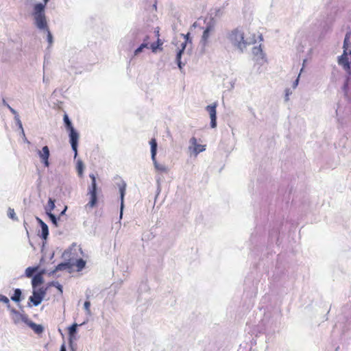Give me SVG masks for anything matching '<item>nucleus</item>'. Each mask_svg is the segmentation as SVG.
Segmentation results:
<instances>
[{
    "label": "nucleus",
    "instance_id": "f257e3e1",
    "mask_svg": "<svg viewBox=\"0 0 351 351\" xmlns=\"http://www.w3.org/2000/svg\"><path fill=\"white\" fill-rule=\"evenodd\" d=\"M32 16L36 27L40 30L47 32V42L49 45H51L53 42V37L47 25V18L45 13V5H43V3H37L34 5Z\"/></svg>",
    "mask_w": 351,
    "mask_h": 351
},
{
    "label": "nucleus",
    "instance_id": "f03ea898",
    "mask_svg": "<svg viewBox=\"0 0 351 351\" xmlns=\"http://www.w3.org/2000/svg\"><path fill=\"white\" fill-rule=\"evenodd\" d=\"M230 40L232 44L243 51L247 45H251L255 42V40H248L244 38V34L239 29L233 30L230 35Z\"/></svg>",
    "mask_w": 351,
    "mask_h": 351
},
{
    "label": "nucleus",
    "instance_id": "7ed1b4c3",
    "mask_svg": "<svg viewBox=\"0 0 351 351\" xmlns=\"http://www.w3.org/2000/svg\"><path fill=\"white\" fill-rule=\"evenodd\" d=\"M47 293V289L43 287L38 289H33L32 295L29 298L27 306L31 307L32 305L37 306L41 304Z\"/></svg>",
    "mask_w": 351,
    "mask_h": 351
},
{
    "label": "nucleus",
    "instance_id": "20e7f679",
    "mask_svg": "<svg viewBox=\"0 0 351 351\" xmlns=\"http://www.w3.org/2000/svg\"><path fill=\"white\" fill-rule=\"evenodd\" d=\"M149 144L151 146V154H152V159L153 163L154 165L155 169L160 173H164L167 171V168L165 165L160 164L156 160V153H157V142L156 138H152L149 141Z\"/></svg>",
    "mask_w": 351,
    "mask_h": 351
},
{
    "label": "nucleus",
    "instance_id": "39448f33",
    "mask_svg": "<svg viewBox=\"0 0 351 351\" xmlns=\"http://www.w3.org/2000/svg\"><path fill=\"white\" fill-rule=\"evenodd\" d=\"M69 132V143L71 146V149L74 152V158H75L77 156V147H78V141L80 138V134L75 129H71L68 130Z\"/></svg>",
    "mask_w": 351,
    "mask_h": 351
},
{
    "label": "nucleus",
    "instance_id": "423d86ee",
    "mask_svg": "<svg viewBox=\"0 0 351 351\" xmlns=\"http://www.w3.org/2000/svg\"><path fill=\"white\" fill-rule=\"evenodd\" d=\"M348 54H351V51H346V50H343V54L339 57L338 58V64L341 66L343 69L349 74H351V60H350L348 58Z\"/></svg>",
    "mask_w": 351,
    "mask_h": 351
},
{
    "label": "nucleus",
    "instance_id": "0eeeda50",
    "mask_svg": "<svg viewBox=\"0 0 351 351\" xmlns=\"http://www.w3.org/2000/svg\"><path fill=\"white\" fill-rule=\"evenodd\" d=\"M38 155L40 158L41 162L45 167H49V158L50 156V151L48 146L45 145L42 148V150H38Z\"/></svg>",
    "mask_w": 351,
    "mask_h": 351
},
{
    "label": "nucleus",
    "instance_id": "6e6552de",
    "mask_svg": "<svg viewBox=\"0 0 351 351\" xmlns=\"http://www.w3.org/2000/svg\"><path fill=\"white\" fill-rule=\"evenodd\" d=\"M217 106V103H213L211 105H208L206 107V110L210 114V126L215 128L217 126V116H216V108Z\"/></svg>",
    "mask_w": 351,
    "mask_h": 351
},
{
    "label": "nucleus",
    "instance_id": "1a4fd4ad",
    "mask_svg": "<svg viewBox=\"0 0 351 351\" xmlns=\"http://www.w3.org/2000/svg\"><path fill=\"white\" fill-rule=\"evenodd\" d=\"M181 36L183 37L184 40L181 43L180 47H178V50L177 51V55H176V60L178 61V66L180 68H181V66H180V64H181L180 59H181L182 53L184 51V49L186 48V43H187V42L189 40L190 34L189 33H187L186 34H181Z\"/></svg>",
    "mask_w": 351,
    "mask_h": 351
},
{
    "label": "nucleus",
    "instance_id": "9d476101",
    "mask_svg": "<svg viewBox=\"0 0 351 351\" xmlns=\"http://www.w3.org/2000/svg\"><path fill=\"white\" fill-rule=\"evenodd\" d=\"M215 28L213 25H208L206 26L205 29L203 32L202 38H201V43L203 46H206L209 40V38L212 34L214 32Z\"/></svg>",
    "mask_w": 351,
    "mask_h": 351
},
{
    "label": "nucleus",
    "instance_id": "9b49d317",
    "mask_svg": "<svg viewBox=\"0 0 351 351\" xmlns=\"http://www.w3.org/2000/svg\"><path fill=\"white\" fill-rule=\"evenodd\" d=\"M116 187L118 189V191H119V195H120V199H121V215H122L123 208V199H124V195H125V193L126 184H125V182L123 180H120L117 183V186Z\"/></svg>",
    "mask_w": 351,
    "mask_h": 351
},
{
    "label": "nucleus",
    "instance_id": "f8f14e48",
    "mask_svg": "<svg viewBox=\"0 0 351 351\" xmlns=\"http://www.w3.org/2000/svg\"><path fill=\"white\" fill-rule=\"evenodd\" d=\"M36 219L41 228V234L40 237H41L42 239L47 240L49 236L48 226L38 217H36Z\"/></svg>",
    "mask_w": 351,
    "mask_h": 351
},
{
    "label": "nucleus",
    "instance_id": "ddd939ff",
    "mask_svg": "<svg viewBox=\"0 0 351 351\" xmlns=\"http://www.w3.org/2000/svg\"><path fill=\"white\" fill-rule=\"evenodd\" d=\"M77 327L78 324L77 323H73L68 328L69 343H71V344L72 343L73 341L76 340Z\"/></svg>",
    "mask_w": 351,
    "mask_h": 351
},
{
    "label": "nucleus",
    "instance_id": "4468645a",
    "mask_svg": "<svg viewBox=\"0 0 351 351\" xmlns=\"http://www.w3.org/2000/svg\"><path fill=\"white\" fill-rule=\"evenodd\" d=\"M191 144L193 146V152L195 154H198L199 153L204 151L206 149V145H199L197 142V139L195 137H192L190 140Z\"/></svg>",
    "mask_w": 351,
    "mask_h": 351
},
{
    "label": "nucleus",
    "instance_id": "2eb2a0df",
    "mask_svg": "<svg viewBox=\"0 0 351 351\" xmlns=\"http://www.w3.org/2000/svg\"><path fill=\"white\" fill-rule=\"evenodd\" d=\"M44 282V278L40 274H35L32 278V285L33 289H36V288L40 285H41Z\"/></svg>",
    "mask_w": 351,
    "mask_h": 351
},
{
    "label": "nucleus",
    "instance_id": "dca6fc26",
    "mask_svg": "<svg viewBox=\"0 0 351 351\" xmlns=\"http://www.w3.org/2000/svg\"><path fill=\"white\" fill-rule=\"evenodd\" d=\"M88 195H90V201L86 204V207L93 208L95 207L98 201L97 192H88Z\"/></svg>",
    "mask_w": 351,
    "mask_h": 351
},
{
    "label": "nucleus",
    "instance_id": "f3484780",
    "mask_svg": "<svg viewBox=\"0 0 351 351\" xmlns=\"http://www.w3.org/2000/svg\"><path fill=\"white\" fill-rule=\"evenodd\" d=\"M10 312L13 315H17L19 316H21V321L23 322L27 326L29 322H33L28 318V316L26 314H23L19 311H17L15 308H10Z\"/></svg>",
    "mask_w": 351,
    "mask_h": 351
},
{
    "label": "nucleus",
    "instance_id": "a211bd4d",
    "mask_svg": "<svg viewBox=\"0 0 351 351\" xmlns=\"http://www.w3.org/2000/svg\"><path fill=\"white\" fill-rule=\"evenodd\" d=\"M28 326L37 335H40L44 331V327L41 324H37L34 322H29Z\"/></svg>",
    "mask_w": 351,
    "mask_h": 351
},
{
    "label": "nucleus",
    "instance_id": "6ab92c4d",
    "mask_svg": "<svg viewBox=\"0 0 351 351\" xmlns=\"http://www.w3.org/2000/svg\"><path fill=\"white\" fill-rule=\"evenodd\" d=\"M11 300L16 303H19L23 300L22 291L21 289L16 288L14 289V293L11 296Z\"/></svg>",
    "mask_w": 351,
    "mask_h": 351
},
{
    "label": "nucleus",
    "instance_id": "aec40b11",
    "mask_svg": "<svg viewBox=\"0 0 351 351\" xmlns=\"http://www.w3.org/2000/svg\"><path fill=\"white\" fill-rule=\"evenodd\" d=\"M90 178L91 179V184L88 186V192H97V185L96 182V177L93 173H90L89 175Z\"/></svg>",
    "mask_w": 351,
    "mask_h": 351
},
{
    "label": "nucleus",
    "instance_id": "412c9836",
    "mask_svg": "<svg viewBox=\"0 0 351 351\" xmlns=\"http://www.w3.org/2000/svg\"><path fill=\"white\" fill-rule=\"evenodd\" d=\"M72 267H73V264L71 263L70 261H64V262L59 263L56 266V270L63 271V270L71 269Z\"/></svg>",
    "mask_w": 351,
    "mask_h": 351
},
{
    "label": "nucleus",
    "instance_id": "4be33fe9",
    "mask_svg": "<svg viewBox=\"0 0 351 351\" xmlns=\"http://www.w3.org/2000/svg\"><path fill=\"white\" fill-rule=\"evenodd\" d=\"M252 53L258 59H264V58H265V55L263 52V49H262L261 45H259L258 47H253Z\"/></svg>",
    "mask_w": 351,
    "mask_h": 351
},
{
    "label": "nucleus",
    "instance_id": "5701e85b",
    "mask_svg": "<svg viewBox=\"0 0 351 351\" xmlns=\"http://www.w3.org/2000/svg\"><path fill=\"white\" fill-rule=\"evenodd\" d=\"M149 37L146 36L144 39L143 43L134 51V55H138L143 51L144 48H149Z\"/></svg>",
    "mask_w": 351,
    "mask_h": 351
},
{
    "label": "nucleus",
    "instance_id": "b1692460",
    "mask_svg": "<svg viewBox=\"0 0 351 351\" xmlns=\"http://www.w3.org/2000/svg\"><path fill=\"white\" fill-rule=\"evenodd\" d=\"M55 202L56 200L49 197V200H48V204L47 206L45 208V213L47 215L49 214V213H52L51 211L55 208L56 206H55Z\"/></svg>",
    "mask_w": 351,
    "mask_h": 351
},
{
    "label": "nucleus",
    "instance_id": "393cba45",
    "mask_svg": "<svg viewBox=\"0 0 351 351\" xmlns=\"http://www.w3.org/2000/svg\"><path fill=\"white\" fill-rule=\"evenodd\" d=\"M63 121H64L65 128L67 131L74 128V127L72 124V122L70 120L67 114H64V115L63 117Z\"/></svg>",
    "mask_w": 351,
    "mask_h": 351
},
{
    "label": "nucleus",
    "instance_id": "a878e982",
    "mask_svg": "<svg viewBox=\"0 0 351 351\" xmlns=\"http://www.w3.org/2000/svg\"><path fill=\"white\" fill-rule=\"evenodd\" d=\"M77 267V271H82L86 266V261L82 258H78L75 261V263L73 264V266Z\"/></svg>",
    "mask_w": 351,
    "mask_h": 351
},
{
    "label": "nucleus",
    "instance_id": "bb28decb",
    "mask_svg": "<svg viewBox=\"0 0 351 351\" xmlns=\"http://www.w3.org/2000/svg\"><path fill=\"white\" fill-rule=\"evenodd\" d=\"M47 215L48 216V217L49 218L50 221H51V223H53V225L55 227H58L59 226L58 221L60 220V217H56V215H54L53 213H49V214H48Z\"/></svg>",
    "mask_w": 351,
    "mask_h": 351
},
{
    "label": "nucleus",
    "instance_id": "cd10ccee",
    "mask_svg": "<svg viewBox=\"0 0 351 351\" xmlns=\"http://www.w3.org/2000/svg\"><path fill=\"white\" fill-rule=\"evenodd\" d=\"M38 269V266L36 267H29L25 269V276L27 278H32L34 275H33V272L37 271Z\"/></svg>",
    "mask_w": 351,
    "mask_h": 351
},
{
    "label": "nucleus",
    "instance_id": "c85d7f7f",
    "mask_svg": "<svg viewBox=\"0 0 351 351\" xmlns=\"http://www.w3.org/2000/svg\"><path fill=\"white\" fill-rule=\"evenodd\" d=\"M14 120L16 121V125L19 127V129L21 130V134L23 135V136H25V132H24L22 122L20 119L19 114H16V115H14Z\"/></svg>",
    "mask_w": 351,
    "mask_h": 351
},
{
    "label": "nucleus",
    "instance_id": "c756f323",
    "mask_svg": "<svg viewBox=\"0 0 351 351\" xmlns=\"http://www.w3.org/2000/svg\"><path fill=\"white\" fill-rule=\"evenodd\" d=\"M350 36H351V32H347V34H346V36H345V38H344V41H343V50H346V51H348V48L350 47Z\"/></svg>",
    "mask_w": 351,
    "mask_h": 351
},
{
    "label": "nucleus",
    "instance_id": "7c9ffc66",
    "mask_svg": "<svg viewBox=\"0 0 351 351\" xmlns=\"http://www.w3.org/2000/svg\"><path fill=\"white\" fill-rule=\"evenodd\" d=\"M84 163L82 160H79L77 162L76 169L80 176H82L84 171Z\"/></svg>",
    "mask_w": 351,
    "mask_h": 351
},
{
    "label": "nucleus",
    "instance_id": "2f4dec72",
    "mask_svg": "<svg viewBox=\"0 0 351 351\" xmlns=\"http://www.w3.org/2000/svg\"><path fill=\"white\" fill-rule=\"evenodd\" d=\"M49 287H54V288H57L58 290L62 293L63 292L62 286L57 281H52L49 283Z\"/></svg>",
    "mask_w": 351,
    "mask_h": 351
},
{
    "label": "nucleus",
    "instance_id": "473e14b6",
    "mask_svg": "<svg viewBox=\"0 0 351 351\" xmlns=\"http://www.w3.org/2000/svg\"><path fill=\"white\" fill-rule=\"evenodd\" d=\"M0 302H2L4 304H5L8 309H9L10 311V308H12L10 306V300L6 296L0 294Z\"/></svg>",
    "mask_w": 351,
    "mask_h": 351
},
{
    "label": "nucleus",
    "instance_id": "72a5a7b5",
    "mask_svg": "<svg viewBox=\"0 0 351 351\" xmlns=\"http://www.w3.org/2000/svg\"><path fill=\"white\" fill-rule=\"evenodd\" d=\"M8 216L9 218L12 219L14 221H17L18 218L16 216L14 210L13 208H9L8 210Z\"/></svg>",
    "mask_w": 351,
    "mask_h": 351
},
{
    "label": "nucleus",
    "instance_id": "f704fd0d",
    "mask_svg": "<svg viewBox=\"0 0 351 351\" xmlns=\"http://www.w3.org/2000/svg\"><path fill=\"white\" fill-rule=\"evenodd\" d=\"M162 45V43L159 39V38H158L156 43H154L150 45V48L152 49V51L154 52Z\"/></svg>",
    "mask_w": 351,
    "mask_h": 351
},
{
    "label": "nucleus",
    "instance_id": "c9c22d12",
    "mask_svg": "<svg viewBox=\"0 0 351 351\" xmlns=\"http://www.w3.org/2000/svg\"><path fill=\"white\" fill-rule=\"evenodd\" d=\"M2 103H3V105L6 106L9 110L10 111L14 114V115H16V114H18V112L14 109L12 108L6 101L5 99H3L2 101Z\"/></svg>",
    "mask_w": 351,
    "mask_h": 351
},
{
    "label": "nucleus",
    "instance_id": "e433bc0d",
    "mask_svg": "<svg viewBox=\"0 0 351 351\" xmlns=\"http://www.w3.org/2000/svg\"><path fill=\"white\" fill-rule=\"evenodd\" d=\"M90 301H88V300H86L84 304V309L86 310L87 314H88V315L90 314Z\"/></svg>",
    "mask_w": 351,
    "mask_h": 351
},
{
    "label": "nucleus",
    "instance_id": "4c0bfd02",
    "mask_svg": "<svg viewBox=\"0 0 351 351\" xmlns=\"http://www.w3.org/2000/svg\"><path fill=\"white\" fill-rule=\"evenodd\" d=\"M96 293H97V291H95V290L88 289L86 291V299L87 300L90 299Z\"/></svg>",
    "mask_w": 351,
    "mask_h": 351
},
{
    "label": "nucleus",
    "instance_id": "58836bf2",
    "mask_svg": "<svg viewBox=\"0 0 351 351\" xmlns=\"http://www.w3.org/2000/svg\"><path fill=\"white\" fill-rule=\"evenodd\" d=\"M14 317H13V321L15 324H17L20 320H21V316H19L17 315H14Z\"/></svg>",
    "mask_w": 351,
    "mask_h": 351
},
{
    "label": "nucleus",
    "instance_id": "ea45409f",
    "mask_svg": "<svg viewBox=\"0 0 351 351\" xmlns=\"http://www.w3.org/2000/svg\"><path fill=\"white\" fill-rule=\"evenodd\" d=\"M73 341H72L71 344V343H69V347H70L71 351H75L76 346H77L76 343H75Z\"/></svg>",
    "mask_w": 351,
    "mask_h": 351
},
{
    "label": "nucleus",
    "instance_id": "a19ab883",
    "mask_svg": "<svg viewBox=\"0 0 351 351\" xmlns=\"http://www.w3.org/2000/svg\"><path fill=\"white\" fill-rule=\"evenodd\" d=\"M66 210H67V206H65L63 210L61 211V213H60V215L58 216V217H60V219H61L62 216L65 215Z\"/></svg>",
    "mask_w": 351,
    "mask_h": 351
},
{
    "label": "nucleus",
    "instance_id": "79ce46f5",
    "mask_svg": "<svg viewBox=\"0 0 351 351\" xmlns=\"http://www.w3.org/2000/svg\"><path fill=\"white\" fill-rule=\"evenodd\" d=\"M57 271H58V270H56V267H55V269L51 271H49L48 273V275L50 276H53L54 275Z\"/></svg>",
    "mask_w": 351,
    "mask_h": 351
},
{
    "label": "nucleus",
    "instance_id": "37998d69",
    "mask_svg": "<svg viewBox=\"0 0 351 351\" xmlns=\"http://www.w3.org/2000/svg\"><path fill=\"white\" fill-rule=\"evenodd\" d=\"M60 351H66V346H65L64 343H62V346H60Z\"/></svg>",
    "mask_w": 351,
    "mask_h": 351
},
{
    "label": "nucleus",
    "instance_id": "c03bdc74",
    "mask_svg": "<svg viewBox=\"0 0 351 351\" xmlns=\"http://www.w3.org/2000/svg\"><path fill=\"white\" fill-rule=\"evenodd\" d=\"M45 273H46V270L45 269H43L36 274H40V276H43V275L45 274Z\"/></svg>",
    "mask_w": 351,
    "mask_h": 351
},
{
    "label": "nucleus",
    "instance_id": "a18cd8bd",
    "mask_svg": "<svg viewBox=\"0 0 351 351\" xmlns=\"http://www.w3.org/2000/svg\"><path fill=\"white\" fill-rule=\"evenodd\" d=\"M44 3L43 5H45V8L46 7L47 3L49 1V0H43Z\"/></svg>",
    "mask_w": 351,
    "mask_h": 351
},
{
    "label": "nucleus",
    "instance_id": "49530a36",
    "mask_svg": "<svg viewBox=\"0 0 351 351\" xmlns=\"http://www.w3.org/2000/svg\"><path fill=\"white\" fill-rule=\"evenodd\" d=\"M43 82H45V83H48L49 82V80L46 79L45 77L44 76L43 77Z\"/></svg>",
    "mask_w": 351,
    "mask_h": 351
},
{
    "label": "nucleus",
    "instance_id": "de8ad7c7",
    "mask_svg": "<svg viewBox=\"0 0 351 351\" xmlns=\"http://www.w3.org/2000/svg\"><path fill=\"white\" fill-rule=\"evenodd\" d=\"M23 224H24V226H25V229H26L27 234H28V230H27V228H26V225H27V222H26V221H24V223H23Z\"/></svg>",
    "mask_w": 351,
    "mask_h": 351
},
{
    "label": "nucleus",
    "instance_id": "09e8293b",
    "mask_svg": "<svg viewBox=\"0 0 351 351\" xmlns=\"http://www.w3.org/2000/svg\"><path fill=\"white\" fill-rule=\"evenodd\" d=\"M23 138H24V141H25V142H27V143H29V142L27 141V138L25 137V136H23Z\"/></svg>",
    "mask_w": 351,
    "mask_h": 351
},
{
    "label": "nucleus",
    "instance_id": "8fccbe9b",
    "mask_svg": "<svg viewBox=\"0 0 351 351\" xmlns=\"http://www.w3.org/2000/svg\"><path fill=\"white\" fill-rule=\"evenodd\" d=\"M19 306L20 309L21 310V311L23 312V306H21V305H20V304H19Z\"/></svg>",
    "mask_w": 351,
    "mask_h": 351
},
{
    "label": "nucleus",
    "instance_id": "3c124183",
    "mask_svg": "<svg viewBox=\"0 0 351 351\" xmlns=\"http://www.w3.org/2000/svg\"><path fill=\"white\" fill-rule=\"evenodd\" d=\"M53 256H54V253L53 252L51 256V257H50V258L52 259L53 258Z\"/></svg>",
    "mask_w": 351,
    "mask_h": 351
},
{
    "label": "nucleus",
    "instance_id": "603ef678",
    "mask_svg": "<svg viewBox=\"0 0 351 351\" xmlns=\"http://www.w3.org/2000/svg\"><path fill=\"white\" fill-rule=\"evenodd\" d=\"M156 35H157L158 37L159 36V32L158 31L156 32Z\"/></svg>",
    "mask_w": 351,
    "mask_h": 351
},
{
    "label": "nucleus",
    "instance_id": "864d4df0",
    "mask_svg": "<svg viewBox=\"0 0 351 351\" xmlns=\"http://www.w3.org/2000/svg\"><path fill=\"white\" fill-rule=\"evenodd\" d=\"M66 253V252L65 251V252L63 253V256H64Z\"/></svg>",
    "mask_w": 351,
    "mask_h": 351
}]
</instances>
